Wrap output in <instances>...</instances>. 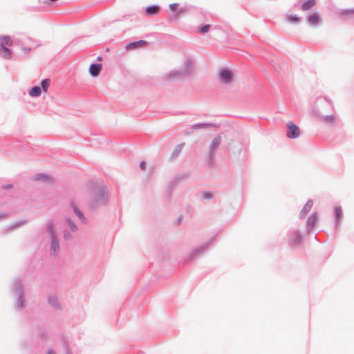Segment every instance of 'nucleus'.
Instances as JSON below:
<instances>
[{"label":"nucleus","mask_w":354,"mask_h":354,"mask_svg":"<svg viewBox=\"0 0 354 354\" xmlns=\"http://www.w3.org/2000/svg\"><path fill=\"white\" fill-rule=\"evenodd\" d=\"M288 131L287 136L289 138H296L299 136L300 131L299 127L292 122H288L287 124Z\"/></svg>","instance_id":"nucleus-1"},{"label":"nucleus","mask_w":354,"mask_h":354,"mask_svg":"<svg viewBox=\"0 0 354 354\" xmlns=\"http://www.w3.org/2000/svg\"><path fill=\"white\" fill-rule=\"evenodd\" d=\"M232 72L229 69L222 68L219 71V78L223 83H230L232 80Z\"/></svg>","instance_id":"nucleus-2"},{"label":"nucleus","mask_w":354,"mask_h":354,"mask_svg":"<svg viewBox=\"0 0 354 354\" xmlns=\"http://www.w3.org/2000/svg\"><path fill=\"white\" fill-rule=\"evenodd\" d=\"M48 230L51 235L52 239L51 250L55 253L59 250V243L55 236L53 225L52 224H49L48 225Z\"/></svg>","instance_id":"nucleus-3"},{"label":"nucleus","mask_w":354,"mask_h":354,"mask_svg":"<svg viewBox=\"0 0 354 354\" xmlns=\"http://www.w3.org/2000/svg\"><path fill=\"white\" fill-rule=\"evenodd\" d=\"M147 44V42L144 40H140L136 42L129 44L126 46L127 50H133L138 48H142Z\"/></svg>","instance_id":"nucleus-4"},{"label":"nucleus","mask_w":354,"mask_h":354,"mask_svg":"<svg viewBox=\"0 0 354 354\" xmlns=\"http://www.w3.org/2000/svg\"><path fill=\"white\" fill-rule=\"evenodd\" d=\"M102 69L101 64H93L89 67V73L93 76H97Z\"/></svg>","instance_id":"nucleus-5"},{"label":"nucleus","mask_w":354,"mask_h":354,"mask_svg":"<svg viewBox=\"0 0 354 354\" xmlns=\"http://www.w3.org/2000/svg\"><path fill=\"white\" fill-rule=\"evenodd\" d=\"M0 56L6 59H10L11 52L8 48L4 46L3 45H0Z\"/></svg>","instance_id":"nucleus-6"},{"label":"nucleus","mask_w":354,"mask_h":354,"mask_svg":"<svg viewBox=\"0 0 354 354\" xmlns=\"http://www.w3.org/2000/svg\"><path fill=\"white\" fill-rule=\"evenodd\" d=\"M308 21L309 24L311 25H317L320 21V17L318 14L315 13V14L310 15L308 17Z\"/></svg>","instance_id":"nucleus-7"},{"label":"nucleus","mask_w":354,"mask_h":354,"mask_svg":"<svg viewBox=\"0 0 354 354\" xmlns=\"http://www.w3.org/2000/svg\"><path fill=\"white\" fill-rule=\"evenodd\" d=\"M160 8L157 6H152L147 8L146 13L148 15H155L159 12Z\"/></svg>","instance_id":"nucleus-8"},{"label":"nucleus","mask_w":354,"mask_h":354,"mask_svg":"<svg viewBox=\"0 0 354 354\" xmlns=\"http://www.w3.org/2000/svg\"><path fill=\"white\" fill-rule=\"evenodd\" d=\"M315 3H316L315 0H308L302 4L301 9L303 10H310L313 6H315Z\"/></svg>","instance_id":"nucleus-9"},{"label":"nucleus","mask_w":354,"mask_h":354,"mask_svg":"<svg viewBox=\"0 0 354 354\" xmlns=\"http://www.w3.org/2000/svg\"><path fill=\"white\" fill-rule=\"evenodd\" d=\"M41 89L39 86H35L32 88L29 92L30 95L37 97L41 95Z\"/></svg>","instance_id":"nucleus-10"},{"label":"nucleus","mask_w":354,"mask_h":354,"mask_svg":"<svg viewBox=\"0 0 354 354\" xmlns=\"http://www.w3.org/2000/svg\"><path fill=\"white\" fill-rule=\"evenodd\" d=\"M36 180H42L47 183H50L53 181V179L50 176L44 175V174H39L36 177Z\"/></svg>","instance_id":"nucleus-11"},{"label":"nucleus","mask_w":354,"mask_h":354,"mask_svg":"<svg viewBox=\"0 0 354 354\" xmlns=\"http://www.w3.org/2000/svg\"><path fill=\"white\" fill-rule=\"evenodd\" d=\"M12 44V41L11 38L8 36H6L1 38V44L0 45H3L4 46H10Z\"/></svg>","instance_id":"nucleus-12"},{"label":"nucleus","mask_w":354,"mask_h":354,"mask_svg":"<svg viewBox=\"0 0 354 354\" xmlns=\"http://www.w3.org/2000/svg\"><path fill=\"white\" fill-rule=\"evenodd\" d=\"M221 138L220 136H216V138H214L211 144V148L212 150L216 149L218 147V145L221 143Z\"/></svg>","instance_id":"nucleus-13"},{"label":"nucleus","mask_w":354,"mask_h":354,"mask_svg":"<svg viewBox=\"0 0 354 354\" xmlns=\"http://www.w3.org/2000/svg\"><path fill=\"white\" fill-rule=\"evenodd\" d=\"M210 28H211L210 24H205V25H203V26H201V28H199L198 29L197 32L199 33L204 34V33L207 32L209 30Z\"/></svg>","instance_id":"nucleus-14"},{"label":"nucleus","mask_w":354,"mask_h":354,"mask_svg":"<svg viewBox=\"0 0 354 354\" xmlns=\"http://www.w3.org/2000/svg\"><path fill=\"white\" fill-rule=\"evenodd\" d=\"M315 221H316V216L315 215H313L311 216L308 221V226L310 229H312L315 223Z\"/></svg>","instance_id":"nucleus-15"},{"label":"nucleus","mask_w":354,"mask_h":354,"mask_svg":"<svg viewBox=\"0 0 354 354\" xmlns=\"http://www.w3.org/2000/svg\"><path fill=\"white\" fill-rule=\"evenodd\" d=\"M50 85V81L48 79L44 80L41 82V86L44 92H46Z\"/></svg>","instance_id":"nucleus-16"},{"label":"nucleus","mask_w":354,"mask_h":354,"mask_svg":"<svg viewBox=\"0 0 354 354\" xmlns=\"http://www.w3.org/2000/svg\"><path fill=\"white\" fill-rule=\"evenodd\" d=\"M313 201H308V202L306 203V205H305V206H304V209H303V212H309V211L311 209V208L313 207Z\"/></svg>","instance_id":"nucleus-17"},{"label":"nucleus","mask_w":354,"mask_h":354,"mask_svg":"<svg viewBox=\"0 0 354 354\" xmlns=\"http://www.w3.org/2000/svg\"><path fill=\"white\" fill-rule=\"evenodd\" d=\"M73 210L75 214L80 218L84 219L83 214L81 213V212L75 206H73Z\"/></svg>","instance_id":"nucleus-18"},{"label":"nucleus","mask_w":354,"mask_h":354,"mask_svg":"<svg viewBox=\"0 0 354 354\" xmlns=\"http://www.w3.org/2000/svg\"><path fill=\"white\" fill-rule=\"evenodd\" d=\"M335 214H336L337 219L339 220L341 216V214H342V209H341L340 207H335Z\"/></svg>","instance_id":"nucleus-19"},{"label":"nucleus","mask_w":354,"mask_h":354,"mask_svg":"<svg viewBox=\"0 0 354 354\" xmlns=\"http://www.w3.org/2000/svg\"><path fill=\"white\" fill-rule=\"evenodd\" d=\"M178 6V3H172V4H170V5H169V8H170V9H171L173 12H174V11H176V10H177Z\"/></svg>","instance_id":"nucleus-20"},{"label":"nucleus","mask_w":354,"mask_h":354,"mask_svg":"<svg viewBox=\"0 0 354 354\" xmlns=\"http://www.w3.org/2000/svg\"><path fill=\"white\" fill-rule=\"evenodd\" d=\"M70 227H71V229L73 230V231H75L76 230V226L73 224V223L70 220V219H68L67 220Z\"/></svg>","instance_id":"nucleus-21"},{"label":"nucleus","mask_w":354,"mask_h":354,"mask_svg":"<svg viewBox=\"0 0 354 354\" xmlns=\"http://www.w3.org/2000/svg\"><path fill=\"white\" fill-rule=\"evenodd\" d=\"M288 20L290 21V22H297L299 21V18L297 17H290L288 18Z\"/></svg>","instance_id":"nucleus-22"},{"label":"nucleus","mask_w":354,"mask_h":354,"mask_svg":"<svg viewBox=\"0 0 354 354\" xmlns=\"http://www.w3.org/2000/svg\"><path fill=\"white\" fill-rule=\"evenodd\" d=\"M22 50L24 53H28L30 51L31 49H30V48H28V47H23Z\"/></svg>","instance_id":"nucleus-23"},{"label":"nucleus","mask_w":354,"mask_h":354,"mask_svg":"<svg viewBox=\"0 0 354 354\" xmlns=\"http://www.w3.org/2000/svg\"><path fill=\"white\" fill-rule=\"evenodd\" d=\"M140 168L142 170H145L146 169V164H145V162H141L140 165Z\"/></svg>","instance_id":"nucleus-24"},{"label":"nucleus","mask_w":354,"mask_h":354,"mask_svg":"<svg viewBox=\"0 0 354 354\" xmlns=\"http://www.w3.org/2000/svg\"><path fill=\"white\" fill-rule=\"evenodd\" d=\"M349 13H354V10H347L344 11L343 14H349Z\"/></svg>","instance_id":"nucleus-25"},{"label":"nucleus","mask_w":354,"mask_h":354,"mask_svg":"<svg viewBox=\"0 0 354 354\" xmlns=\"http://www.w3.org/2000/svg\"><path fill=\"white\" fill-rule=\"evenodd\" d=\"M204 196L206 197V198H211L212 196V194H209V196L208 195V194L207 193H204Z\"/></svg>","instance_id":"nucleus-26"},{"label":"nucleus","mask_w":354,"mask_h":354,"mask_svg":"<svg viewBox=\"0 0 354 354\" xmlns=\"http://www.w3.org/2000/svg\"><path fill=\"white\" fill-rule=\"evenodd\" d=\"M326 119L328 120H329V121H333V117H328Z\"/></svg>","instance_id":"nucleus-27"},{"label":"nucleus","mask_w":354,"mask_h":354,"mask_svg":"<svg viewBox=\"0 0 354 354\" xmlns=\"http://www.w3.org/2000/svg\"><path fill=\"white\" fill-rule=\"evenodd\" d=\"M48 354H55V353L52 350H49Z\"/></svg>","instance_id":"nucleus-28"},{"label":"nucleus","mask_w":354,"mask_h":354,"mask_svg":"<svg viewBox=\"0 0 354 354\" xmlns=\"http://www.w3.org/2000/svg\"><path fill=\"white\" fill-rule=\"evenodd\" d=\"M64 236H65V238H66V239H70V236H69V235H67L66 234L64 235Z\"/></svg>","instance_id":"nucleus-29"}]
</instances>
